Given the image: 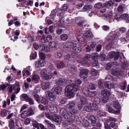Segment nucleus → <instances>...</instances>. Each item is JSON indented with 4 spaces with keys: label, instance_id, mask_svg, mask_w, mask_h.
<instances>
[{
    "label": "nucleus",
    "instance_id": "nucleus-23",
    "mask_svg": "<svg viewBox=\"0 0 129 129\" xmlns=\"http://www.w3.org/2000/svg\"><path fill=\"white\" fill-rule=\"evenodd\" d=\"M45 123L48 128H54L55 126L53 124L50 123L49 121L47 120H45Z\"/></svg>",
    "mask_w": 129,
    "mask_h": 129
},
{
    "label": "nucleus",
    "instance_id": "nucleus-2",
    "mask_svg": "<svg viewBox=\"0 0 129 129\" xmlns=\"http://www.w3.org/2000/svg\"><path fill=\"white\" fill-rule=\"evenodd\" d=\"M63 48L66 49L67 48H72L74 51L77 53H80L81 50V48L79 44L76 42L73 41L72 42H69L64 45Z\"/></svg>",
    "mask_w": 129,
    "mask_h": 129
},
{
    "label": "nucleus",
    "instance_id": "nucleus-29",
    "mask_svg": "<svg viewBox=\"0 0 129 129\" xmlns=\"http://www.w3.org/2000/svg\"><path fill=\"white\" fill-rule=\"evenodd\" d=\"M115 18L118 21L122 19V14L119 13L116 14L115 15Z\"/></svg>",
    "mask_w": 129,
    "mask_h": 129
},
{
    "label": "nucleus",
    "instance_id": "nucleus-50",
    "mask_svg": "<svg viewBox=\"0 0 129 129\" xmlns=\"http://www.w3.org/2000/svg\"><path fill=\"white\" fill-rule=\"evenodd\" d=\"M109 121H112V122H115L117 121V119H116L112 117H109L108 119L106 120V122H108Z\"/></svg>",
    "mask_w": 129,
    "mask_h": 129
},
{
    "label": "nucleus",
    "instance_id": "nucleus-19",
    "mask_svg": "<svg viewBox=\"0 0 129 129\" xmlns=\"http://www.w3.org/2000/svg\"><path fill=\"white\" fill-rule=\"evenodd\" d=\"M106 115V114L105 112L102 110L98 111L96 113L97 116L98 117L104 116Z\"/></svg>",
    "mask_w": 129,
    "mask_h": 129
},
{
    "label": "nucleus",
    "instance_id": "nucleus-34",
    "mask_svg": "<svg viewBox=\"0 0 129 129\" xmlns=\"http://www.w3.org/2000/svg\"><path fill=\"white\" fill-rule=\"evenodd\" d=\"M60 39L63 41H66L68 39V35L66 34H63L60 36Z\"/></svg>",
    "mask_w": 129,
    "mask_h": 129
},
{
    "label": "nucleus",
    "instance_id": "nucleus-59",
    "mask_svg": "<svg viewBox=\"0 0 129 129\" xmlns=\"http://www.w3.org/2000/svg\"><path fill=\"white\" fill-rule=\"evenodd\" d=\"M62 56V55L60 52H57L55 53V57L57 58H59L60 57Z\"/></svg>",
    "mask_w": 129,
    "mask_h": 129
},
{
    "label": "nucleus",
    "instance_id": "nucleus-46",
    "mask_svg": "<svg viewBox=\"0 0 129 129\" xmlns=\"http://www.w3.org/2000/svg\"><path fill=\"white\" fill-rule=\"evenodd\" d=\"M126 82L125 81H124L123 83L120 85V88L121 89L124 90L126 88Z\"/></svg>",
    "mask_w": 129,
    "mask_h": 129
},
{
    "label": "nucleus",
    "instance_id": "nucleus-62",
    "mask_svg": "<svg viewBox=\"0 0 129 129\" xmlns=\"http://www.w3.org/2000/svg\"><path fill=\"white\" fill-rule=\"evenodd\" d=\"M102 47V46L101 44H99L97 45L96 49L97 51H99L101 50Z\"/></svg>",
    "mask_w": 129,
    "mask_h": 129
},
{
    "label": "nucleus",
    "instance_id": "nucleus-51",
    "mask_svg": "<svg viewBox=\"0 0 129 129\" xmlns=\"http://www.w3.org/2000/svg\"><path fill=\"white\" fill-rule=\"evenodd\" d=\"M114 59L116 60L118 59L119 57V52L117 51L115 53Z\"/></svg>",
    "mask_w": 129,
    "mask_h": 129
},
{
    "label": "nucleus",
    "instance_id": "nucleus-1",
    "mask_svg": "<svg viewBox=\"0 0 129 129\" xmlns=\"http://www.w3.org/2000/svg\"><path fill=\"white\" fill-rule=\"evenodd\" d=\"M75 84H72L67 86L65 90V95L69 98H73L75 95L74 93L79 90V86L81 82L78 79L75 81Z\"/></svg>",
    "mask_w": 129,
    "mask_h": 129
},
{
    "label": "nucleus",
    "instance_id": "nucleus-9",
    "mask_svg": "<svg viewBox=\"0 0 129 129\" xmlns=\"http://www.w3.org/2000/svg\"><path fill=\"white\" fill-rule=\"evenodd\" d=\"M19 2H22L21 3V4L22 6H25V3H26V4L27 6H31L33 5V3L32 1H26L25 0H18Z\"/></svg>",
    "mask_w": 129,
    "mask_h": 129
},
{
    "label": "nucleus",
    "instance_id": "nucleus-57",
    "mask_svg": "<svg viewBox=\"0 0 129 129\" xmlns=\"http://www.w3.org/2000/svg\"><path fill=\"white\" fill-rule=\"evenodd\" d=\"M120 32L122 33H126V28L124 27H122L119 30Z\"/></svg>",
    "mask_w": 129,
    "mask_h": 129
},
{
    "label": "nucleus",
    "instance_id": "nucleus-63",
    "mask_svg": "<svg viewBox=\"0 0 129 129\" xmlns=\"http://www.w3.org/2000/svg\"><path fill=\"white\" fill-rule=\"evenodd\" d=\"M30 122V119L28 118H26L25 120V123L26 124H29Z\"/></svg>",
    "mask_w": 129,
    "mask_h": 129
},
{
    "label": "nucleus",
    "instance_id": "nucleus-20",
    "mask_svg": "<svg viewBox=\"0 0 129 129\" xmlns=\"http://www.w3.org/2000/svg\"><path fill=\"white\" fill-rule=\"evenodd\" d=\"M40 49L41 51L45 50L46 52H48L50 50V48L49 47L46 46H44L43 45H41Z\"/></svg>",
    "mask_w": 129,
    "mask_h": 129
},
{
    "label": "nucleus",
    "instance_id": "nucleus-16",
    "mask_svg": "<svg viewBox=\"0 0 129 129\" xmlns=\"http://www.w3.org/2000/svg\"><path fill=\"white\" fill-rule=\"evenodd\" d=\"M48 109L52 113H56L58 110L56 107L54 106H49L48 108Z\"/></svg>",
    "mask_w": 129,
    "mask_h": 129
},
{
    "label": "nucleus",
    "instance_id": "nucleus-54",
    "mask_svg": "<svg viewBox=\"0 0 129 129\" xmlns=\"http://www.w3.org/2000/svg\"><path fill=\"white\" fill-rule=\"evenodd\" d=\"M115 54V53L114 52H111L109 53L108 55V57H109L110 59L114 57Z\"/></svg>",
    "mask_w": 129,
    "mask_h": 129
},
{
    "label": "nucleus",
    "instance_id": "nucleus-55",
    "mask_svg": "<svg viewBox=\"0 0 129 129\" xmlns=\"http://www.w3.org/2000/svg\"><path fill=\"white\" fill-rule=\"evenodd\" d=\"M88 87L89 89L92 90H94L95 88L94 85L92 83L90 84L89 85Z\"/></svg>",
    "mask_w": 129,
    "mask_h": 129
},
{
    "label": "nucleus",
    "instance_id": "nucleus-12",
    "mask_svg": "<svg viewBox=\"0 0 129 129\" xmlns=\"http://www.w3.org/2000/svg\"><path fill=\"white\" fill-rule=\"evenodd\" d=\"M50 87V83L48 82H42L41 87L43 90H46L49 88Z\"/></svg>",
    "mask_w": 129,
    "mask_h": 129
},
{
    "label": "nucleus",
    "instance_id": "nucleus-32",
    "mask_svg": "<svg viewBox=\"0 0 129 129\" xmlns=\"http://www.w3.org/2000/svg\"><path fill=\"white\" fill-rule=\"evenodd\" d=\"M49 45L50 47L52 49L55 48L57 47L56 43L54 41L50 42L49 44Z\"/></svg>",
    "mask_w": 129,
    "mask_h": 129
},
{
    "label": "nucleus",
    "instance_id": "nucleus-5",
    "mask_svg": "<svg viewBox=\"0 0 129 129\" xmlns=\"http://www.w3.org/2000/svg\"><path fill=\"white\" fill-rule=\"evenodd\" d=\"M47 71L46 69H43L41 71V74L42 76L44 77L45 79H50L53 76L51 73L47 74Z\"/></svg>",
    "mask_w": 129,
    "mask_h": 129
},
{
    "label": "nucleus",
    "instance_id": "nucleus-37",
    "mask_svg": "<svg viewBox=\"0 0 129 129\" xmlns=\"http://www.w3.org/2000/svg\"><path fill=\"white\" fill-rule=\"evenodd\" d=\"M62 88L61 87H56L54 89V90L57 94H59L61 92Z\"/></svg>",
    "mask_w": 129,
    "mask_h": 129
},
{
    "label": "nucleus",
    "instance_id": "nucleus-60",
    "mask_svg": "<svg viewBox=\"0 0 129 129\" xmlns=\"http://www.w3.org/2000/svg\"><path fill=\"white\" fill-rule=\"evenodd\" d=\"M102 4L101 3H98L94 5V7L97 8H99L102 6Z\"/></svg>",
    "mask_w": 129,
    "mask_h": 129
},
{
    "label": "nucleus",
    "instance_id": "nucleus-25",
    "mask_svg": "<svg viewBox=\"0 0 129 129\" xmlns=\"http://www.w3.org/2000/svg\"><path fill=\"white\" fill-rule=\"evenodd\" d=\"M105 87L109 89L114 88L113 85L112 84H110L109 82H107L104 83Z\"/></svg>",
    "mask_w": 129,
    "mask_h": 129
},
{
    "label": "nucleus",
    "instance_id": "nucleus-61",
    "mask_svg": "<svg viewBox=\"0 0 129 129\" xmlns=\"http://www.w3.org/2000/svg\"><path fill=\"white\" fill-rule=\"evenodd\" d=\"M67 101V99L65 98H62L60 100V103L62 104L65 103Z\"/></svg>",
    "mask_w": 129,
    "mask_h": 129
},
{
    "label": "nucleus",
    "instance_id": "nucleus-41",
    "mask_svg": "<svg viewBox=\"0 0 129 129\" xmlns=\"http://www.w3.org/2000/svg\"><path fill=\"white\" fill-rule=\"evenodd\" d=\"M46 41L45 40V37L43 36L41 38V40L42 41V43H46L47 42H48L50 40L48 37V36H47L46 38Z\"/></svg>",
    "mask_w": 129,
    "mask_h": 129
},
{
    "label": "nucleus",
    "instance_id": "nucleus-18",
    "mask_svg": "<svg viewBox=\"0 0 129 129\" xmlns=\"http://www.w3.org/2000/svg\"><path fill=\"white\" fill-rule=\"evenodd\" d=\"M119 73V69L117 68H114L111 70L112 74L114 76H116L118 75Z\"/></svg>",
    "mask_w": 129,
    "mask_h": 129
},
{
    "label": "nucleus",
    "instance_id": "nucleus-49",
    "mask_svg": "<svg viewBox=\"0 0 129 129\" xmlns=\"http://www.w3.org/2000/svg\"><path fill=\"white\" fill-rule=\"evenodd\" d=\"M96 94V91H93L92 92H90V93L89 94V95H88V97H91L94 96Z\"/></svg>",
    "mask_w": 129,
    "mask_h": 129
},
{
    "label": "nucleus",
    "instance_id": "nucleus-8",
    "mask_svg": "<svg viewBox=\"0 0 129 129\" xmlns=\"http://www.w3.org/2000/svg\"><path fill=\"white\" fill-rule=\"evenodd\" d=\"M45 64V62L43 59H40L36 61L35 64V66L37 68L40 67H43Z\"/></svg>",
    "mask_w": 129,
    "mask_h": 129
},
{
    "label": "nucleus",
    "instance_id": "nucleus-52",
    "mask_svg": "<svg viewBox=\"0 0 129 129\" xmlns=\"http://www.w3.org/2000/svg\"><path fill=\"white\" fill-rule=\"evenodd\" d=\"M41 103L44 105L47 104L48 103L47 100L45 98H43L41 100Z\"/></svg>",
    "mask_w": 129,
    "mask_h": 129
},
{
    "label": "nucleus",
    "instance_id": "nucleus-13",
    "mask_svg": "<svg viewBox=\"0 0 129 129\" xmlns=\"http://www.w3.org/2000/svg\"><path fill=\"white\" fill-rule=\"evenodd\" d=\"M60 113L63 118L67 119L68 118L67 113L66 110L63 108H61L60 111Z\"/></svg>",
    "mask_w": 129,
    "mask_h": 129
},
{
    "label": "nucleus",
    "instance_id": "nucleus-56",
    "mask_svg": "<svg viewBox=\"0 0 129 129\" xmlns=\"http://www.w3.org/2000/svg\"><path fill=\"white\" fill-rule=\"evenodd\" d=\"M34 97L36 101L37 102H39L40 100V97L38 94H36L34 95Z\"/></svg>",
    "mask_w": 129,
    "mask_h": 129
},
{
    "label": "nucleus",
    "instance_id": "nucleus-43",
    "mask_svg": "<svg viewBox=\"0 0 129 129\" xmlns=\"http://www.w3.org/2000/svg\"><path fill=\"white\" fill-rule=\"evenodd\" d=\"M98 86L99 88L100 89L104 88L105 87L104 84L101 81H100L99 82Z\"/></svg>",
    "mask_w": 129,
    "mask_h": 129
},
{
    "label": "nucleus",
    "instance_id": "nucleus-31",
    "mask_svg": "<svg viewBox=\"0 0 129 129\" xmlns=\"http://www.w3.org/2000/svg\"><path fill=\"white\" fill-rule=\"evenodd\" d=\"M81 103L83 104H87L88 103L87 100L84 97H82L80 99Z\"/></svg>",
    "mask_w": 129,
    "mask_h": 129
},
{
    "label": "nucleus",
    "instance_id": "nucleus-45",
    "mask_svg": "<svg viewBox=\"0 0 129 129\" xmlns=\"http://www.w3.org/2000/svg\"><path fill=\"white\" fill-rule=\"evenodd\" d=\"M92 7L90 6H85L83 8V11H86L91 9Z\"/></svg>",
    "mask_w": 129,
    "mask_h": 129
},
{
    "label": "nucleus",
    "instance_id": "nucleus-58",
    "mask_svg": "<svg viewBox=\"0 0 129 129\" xmlns=\"http://www.w3.org/2000/svg\"><path fill=\"white\" fill-rule=\"evenodd\" d=\"M106 57V56L105 54H101L100 55V59L102 61H104Z\"/></svg>",
    "mask_w": 129,
    "mask_h": 129
},
{
    "label": "nucleus",
    "instance_id": "nucleus-22",
    "mask_svg": "<svg viewBox=\"0 0 129 129\" xmlns=\"http://www.w3.org/2000/svg\"><path fill=\"white\" fill-rule=\"evenodd\" d=\"M9 126L10 129H15L14 122L12 119L10 120L9 121Z\"/></svg>",
    "mask_w": 129,
    "mask_h": 129
},
{
    "label": "nucleus",
    "instance_id": "nucleus-28",
    "mask_svg": "<svg viewBox=\"0 0 129 129\" xmlns=\"http://www.w3.org/2000/svg\"><path fill=\"white\" fill-rule=\"evenodd\" d=\"M76 21V22H77V21H79V22L78 23V25L79 26L82 25L84 22L83 19H81L80 18H78Z\"/></svg>",
    "mask_w": 129,
    "mask_h": 129
},
{
    "label": "nucleus",
    "instance_id": "nucleus-33",
    "mask_svg": "<svg viewBox=\"0 0 129 129\" xmlns=\"http://www.w3.org/2000/svg\"><path fill=\"white\" fill-rule=\"evenodd\" d=\"M98 72L97 70L94 69H92L90 71V74L91 76H95L97 74Z\"/></svg>",
    "mask_w": 129,
    "mask_h": 129
},
{
    "label": "nucleus",
    "instance_id": "nucleus-30",
    "mask_svg": "<svg viewBox=\"0 0 129 129\" xmlns=\"http://www.w3.org/2000/svg\"><path fill=\"white\" fill-rule=\"evenodd\" d=\"M32 122V124L33 126L37 129H40V128L39 126V123L36 120H33Z\"/></svg>",
    "mask_w": 129,
    "mask_h": 129
},
{
    "label": "nucleus",
    "instance_id": "nucleus-17",
    "mask_svg": "<svg viewBox=\"0 0 129 129\" xmlns=\"http://www.w3.org/2000/svg\"><path fill=\"white\" fill-rule=\"evenodd\" d=\"M40 80L39 76L36 74H34L32 77V80L34 81L36 83H38Z\"/></svg>",
    "mask_w": 129,
    "mask_h": 129
},
{
    "label": "nucleus",
    "instance_id": "nucleus-6",
    "mask_svg": "<svg viewBox=\"0 0 129 129\" xmlns=\"http://www.w3.org/2000/svg\"><path fill=\"white\" fill-rule=\"evenodd\" d=\"M46 96L48 99L52 102L51 103H53L56 98V96L54 92H47L46 94Z\"/></svg>",
    "mask_w": 129,
    "mask_h": 129
},
{
    "label": "nucleus",
    "instance_id": "nucleus-64",
    "mask_svg": "<svg viewBox=\"0 0 129 129\" xmlns=\"http://www.w3.org/2000/svg\"><path fill=\"white\" fill-rule=\"evenodd\" d=\"M93 65L94 66H99V63L98 61L96 60H94L93 63Z\"/></svg>",
    "mask_w": 129,
    "mask_h": 129
},
{
    "label": "nucleus",
    "instance_id": "nucleus-48",
    "mask_svg": "<svg viewBox=\"0 0 129 129\" xmlns=\"http://www.w3.org/2000/svg\"><path fill=\"white\" fill-rule=\"evenodd\" d=\"M108 97L104 96L103 98L102 102L104 104H105L108 101Z\"/></svg>",
    "mask_w": 129,
    "mask_h": 129
},
{
    "label": "nucleus",
    "instance_id": "nucleus-24",
    "mask_svg": "<svg viewBox=\"0 0 129 129\" xmlns=\"http://www.w3.org/2000/svg\"><path fill=\"white\" fill-rule=\"evenodd\" d=\"M28 116H30L34 113L33 110L31 108H29L28 109L26 110Z\"/></svg>",
    "mask_w": 129,
    "mask_h": 129
},
{
    "label": "nucleus",
    "instance_id": "nucleus-40",
    "mask_svg": "<svg viewBox=\"0 0 129 129\" xmlns=\"http://www.w3.org/2000/svg\"><path fill=\"white\" fill-rule=\"evenodd\" d=\"M21 96L23 99L26 102L28 101V99L29 98L28 96L25 94H22V95Z\"/></svg>",
    "mask_w": 129,
    "mask_h": 129
},
{
    "label": "nucleus",
    "instance_id": "nucleus-36",
    "mask_svg": "<svg viewBox=\"0 0 129 129\" xmlns=\"http://www.w3.org/2000/svg\"><path fill=\"white\" fill-rule=\"evenodd\" d=\"M89 119L91 120L92 123L94 124L96 122V119L95 117L93 115H90Z\"/></svg>",
    "mask_w": 129,
    "mask_h": 129
},
{
    "label": "nucleus",
    "instance_id": "nucleus-39",
    "mask_svg": "<svg viewBox=\"0 0 129 129\" xmlns=\"http://www.w3.org/2000/svg\"><path fill=\"white\" fill-rule=\"evenodd\" d=\"M64 63L62 62H60L58 63L57 66V67L58 69L62 68L64 67Z\"/></svg>",
    "mask_w": 129,
    "mask_h": 129
},
{
    "label": "nucleus",
    "instance_id": "nucleus-44",
    "mask_svg": "<svg viewBox=\"0 0 129 129\" xmlns=\"http://www.w3.org/2000/svg\"><path fill=\"white\" fill-rule=\"evenodd\" d=\"M7 111L5 109L1 111V115L3 117L6 116L7 115Z\"/></svg>",
    "mask_w": 129,
    "mask_h": 129
},
{
    "label": "nucleus",
    "instance_id": "nucleus-42",
    "mask_svg": "<svg viewBox=\"0 0 129 129\" xmlns=\"http://www.w3.org/2000/svg\"><path fill=\"white\" fill-rule=\"evenodd\" d=\"M21 118H24L28 116L26 110L21 113Z\"/></svg>",
    "mask_w": 129,
    "mask_h": 129
},
{
    "label": "nucleus",
    "instance_id": "nucleus-53",
    "mask_svg": "<svg viewBox=\"0 0 129 129\" xmlns=\"http://www.w3.org/2000/svg\"><path fill=\"white\" fill-rule=\"evenodd\" d=\"M86 35L89 37L91 38L93 37V35L92 34V32L89 31H87L86 33Z\"/></svg>",
    "mask_w": 129,
    "mask_h": 129
},
{
    "label": "nucleus",
    "instance_id": "nucleus-15",
    "mask_svg": "<svg viewBox=\"0 0 129 129\" xmlns=\"http://www.w3.org/2000/svg\"><path fill=\"white\" fill-rule=\"evenodd\" d=\"M91 101L93 103L98 104L100 103L101 101L99 97H95L92 98L91 99Z\"/></svg>",
    "mask_w": 129,
    "mask_h": 129
},
{
    "label": "nucleus",
    "instance_id": "nucleus-35",
    "mask_svg": "<svg viewBox=\"0 0 129 129\" xmlns=\"http://www.w3.org/2000/svg\"><path fill=\"white\" fill-rule=\"evenodd\" d=\"M124 6L122 5H119L118 7V11L119 12H122L124 10Z\"/></svg>",
    "mask_w": 129,
    "mask_h": 129
},
{
    "label": "nucleus",
    "instance_id": "nucleus-26",
    "mask_svg": "<svg viewBox=\"0 0 129 129\" xmlns=\"http://www.w3.org/2000/svg\"><path fill=\"white\" fill-rule=\"evenodd\" d=\"M83 93L87 96L89 95L90 93L89 90L87 87H85L83 89Z\"/></svg>",
    "mask_w": 129,
    "mask_h": 129
},
{
    "label": "nucleus",
    "instance_id": "nucleus-21",
    "mask_svg": "<svg viewBox=\"0 0 129 129\" xmlns=\"http://www.w3.org/2000/svg\"><path fill=\"white\" fill-rule=\"evenodd\" d=\"M65 80L64 79L59 78L56 82V84L58 85H61L65 82Z\"/></svg>",
    "mask_w": 129,
    "mask_h": 129
},
{
    "label": "nucleus",
    "instance_id": "nucleus-4",
    "mask_svg": "<svg viewBox=\"0 0 129 129\" xmlns=\"http://www.w3.org/2000/svg\"><path fill=\"white\" fill-rule=\"evenodd\" d=\"M90 55L88 54L86 55L83 58V60L80 63V64L84 66L85 64H88L91 62Z\"/></svg>",
    "mask_w": 129,
    "mask_h": 129
},
{
    "label": "nucleus",
    "instance_id": "nucleus-14",
    "mask_svg": "<svg viewBox=\"0 0 129 129\" xmlns=\"http://www.w3.org/2000/svg\"><path fill=\"white\" fill-rule=\"evenodd\" d=\"M101 93V94L104 96L109 97L110 95V92L106 89L102 90Z\"/></svg>",
    "mask_w": 129,
    "mask_h": 129
},
{
    "label": "nucleus",
    "instance_id": "nucleus-47",
    "mask_svg": "<svg viewBox=\"0 0 129 129\" xmlns=\"http://www.w3.org/2000/svg\"><path fill=\"white\" fill-rule=\"evenodd\" d=\"M82 124L84 126L86 127L89 125V123L88 121L84 119L82 122Z\"/></svg>",
    "mask_w": 129,
    "mask_h": 129
},
{
    "label": "nucleus",
    "instance_id": "nucleus-38",
    "mask_svg": "<svg viewBox=\"0 0 129 129\" xmlns=\"http://www.w3.org/2000/svg\"><path fill=\"white\" fill-rule=\"evenodd\" d=\"M113 107L116 109H118L119 108V104L118 102L117 101L114 102L113 104Z\"/></svg>",
    "mask_w": 129,
    "mask_h": 129
},
{
    "label": "nucleus",
    "instance_id": "nucleus-10",
    "mask_svg": "<svg viewBox=\"0 0 129 129\" xmlns=\"http://www.w3.org/2000/svg\"><path fill=\"white\" fill-rule=\"evenodd\" d=\"M52 120L56 122H61L62 120L61 117L60 116L54 114L52 116Z\"/></svg>",
    "mask_w": 129,
    "mask_h": 129
},
{
    "label": "nucleus",
    "instance_id": "nucleus-7",
    "mask_svg": "<svg viewBox=\"0 0 129 129\" xmlns=\"http://www.w3.org/2000/svg\"><path fill=\"white\" fill-rule=\"evenodd\" d=\"M88 70L86 69H82L80 70L79 76L83 79L86 78L88 77Z\"/></svg>",
    "mask_w": 129,
    "mask_h": 129
},
{
    "label": "nucleus",
    "instance_id": "nucleus-3",
    "mask_svg": "<svg viewBox=\"0 0 129 129\" xmlns=\"http://www.w3.org/2000/svg\"><path fill=\"white\" fill-rule=\"evenodd\" d=\"M19 84L18 82L16 83L15 84V85H11L10 84H7V86H8V90L10 93L11 92L13 89L15 88H17L15 91V92L16 93H17L20 91V88L19 87Z\"/></svg>",
    "mask_w": 129,
    "mask_h": 129
},
{
    "label": "nucleus",
    "instance_id": "nucleus-27",
    "mask_svg": "<svg viewBox=\"0 0 129 129\" xmlns=\"http://www.w3.org/2000/svg\"><path fill=\"white\" fill-rule=\"evenodd\" d=\"M75 104V103L74 101H71L67 105V107L69 109H71L74 106Z\"/></svg>",
    "mask_w": 129,
    "mask_h": 129
},
{
    "label": "nucleus",
    "instance_id": "nucleus-11",
    "mask_svg": "<svg viewBox=\"0 0 129 129\" xmlns=\"http://www.w3.org/2000/svg\"><path fill=\"white\" fill-rule=\"evenodd\" d=\"M90 107H89L88 106H84L83 108V110L88 112H90L93 110V107L94 106V104L92 103L90 104Z\"/></svg>",
    "mask_w": 129,
    "mask_h": 129
}]
</instances>
